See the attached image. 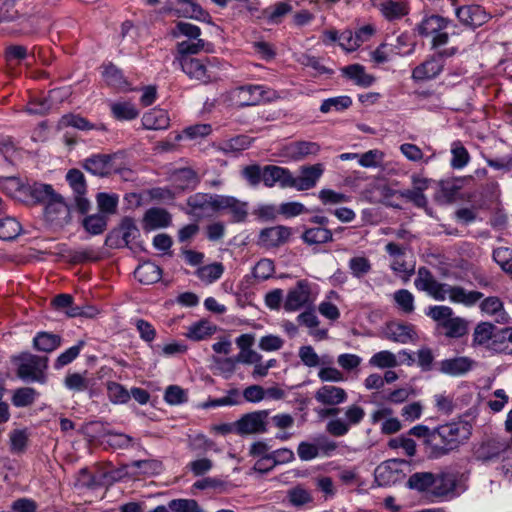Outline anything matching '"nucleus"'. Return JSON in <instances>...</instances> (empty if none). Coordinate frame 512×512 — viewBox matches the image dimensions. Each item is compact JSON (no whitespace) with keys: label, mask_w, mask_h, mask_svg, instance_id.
<instances>
[{"label":"nucleus","mask_w":512,"mask_h":512,"mask_svg":"<svg viewBox=\"0 0 512 512\" xmlns=\"http://www.w3.org/2000/svg\"><path fill=\"white\" fill-rule=\"evenodd\" d=\"M142 123L148 130H162L168 128L170 119L167 111L163 109H152L143 115Z\"/></svg>","instance_id":"nucleus-29"},{"label":"nucleus","mask_w":512,"mask_h":512,"mask_svg":"<svg viewBox=\"0 0 512 512\" xmlns=\"http://www.w3.org/2000/svg\"><path fill=\"white\" fill-rule=\"evenodd\" d=\"M494 261L505 272L512 273V250L507 247H498L493 251Z\"/></svg>","instance_id":"nucleus-62"},{"label":"nucleus","mask_w":512,"mask_h":512,"mask_svg":"<svg viewBox=\"0 0 512 512\" xmlns=\"http://www.w3.org/2000/svg\"><path fill=\"white\" fill-rule=\"evenodd\" d=\"M475 365L476 362L473 359L460 356L440 361L438 370L443 374L457 377L468 373Z\"/></svg>","instance_id":"nucleus-15"},{"label":"nucleus","mask_w":512,"mask_h":512,"mask_svg":"<svg viewBox=\"0 0 512 512\" xmlns=\"http://www.w3.org/2000/svg\"><path fill=\"white\" fill-rule=\"evenodd\" d=\"M140 232L133 218L124 217L119 226L113 229L106 237V244L110 247H126L139 237Z\"/></svg>","instance_id":"nucleus-7"},{"label":"nucleus","mask_w":512,"mask_h":512,"mask_svg":"<svg viewBox=\"0 0 512 512\" xmlns=\"http://www.w3.org/2000/svg\"><path fill=\"white\" fill-rule=\"evenodd\" d=\"M385 334L389 340L402 344L408 343L416 335L411 324L396 322H392L387 325Z\"/></svg>","instance_id":"nucleus-23"},{"label":"nucleus","mask_w":512,"mask_h":512,"mask_svg":"<svg viewBox=\"0 0 512 512\" xmlns=\"http://www.w3.org/2000/svg\"><path fill=\"white\" fill-rule=\"evenodd\" d=\"M268 410H257L242 415L236 421V434L240 436L264 434L268 431Z\"/></svg>","instance_id":"nucleus-6"},{"label":"nucleus","mask_w":512,"mask_h":512,"mask_svg":"<svg viewBox=\"0 0 512 512\" xmlns=\"http://www.w3.org/2000/svg\"><path fill=\"white\" fill-rule=\"evenodd\" d=\"M292 11V6L287 2H277L271 7L263 9L257 15V19L265 20L268 24H279L282 18Z\"/></svg>","instance_id":"nucleus-27"},{"label":"nucleus","mask_w":512,"mask_h":512,"mask_svg":"<svg viewBox=\"0 0 512 512\" xmlns=\"http://www.w3.org/2000/svg\"><path fill=\"white\" fill-rule=\"evenodd\" d=\"M117 157L118 153L93 154L83 160L82 167L95 176L106 177L116 169L114 161Z\"/></svg>","instance_id":"nucleus-9"},{"label":"nucleus","mask_w":512,"mask_h":512,"mask_svg":"<svg viewBox=\"0 0 512 512\" xmlns=\"http://www.w3.org/2000/svg\"><path fill=\"white\" fill-rule=\"evenodd\" d=\"M216 58H195L177 62L185 75L192 81L200 84H209L217 79L216 74L211 70Z\"/></svg>","instance_id":"nucleus-4"},{"label":"nucleus","mask_w":512,"mask_h":512,"mask_svg":"<svg viewBox=\"0 0 512 512\" xmlns=\"http://www.w3.org/2000/svg\"><path fill=\"white\" fill-rule=\"evenodd\" d=\"M90 380L80 373H70L64 379V385L67 389L82 392L90 387Z\"/></svg>","instance_id":"nucleus-59"},{"label":"nucleus","mask_w":512,"mask_h":512,"mask_svg":"<svg viewBox=\"0 0 512 512\" xmlns=\"http://www.w3.org/2000/svg\"><path fill=\"white\" fill-rule=\"evenodd\" d=\"M314 397L317 402L323 405L336 406L344 403L348 395L341 387L324 385L315 392Z\"/></svg>","instance_id":"nucleus-20"},{"label":"nucleus","mask_w":512,"mask_h":512,"mask_svg":"<svg viewBox=\"0 0 512 512\" xmlns=\"http://www.w3.org/2000/svg\"><path fill=\"white\" fill-rule=\"evenodd\" d=\"M397 460H390L380 464L375 469V479L380 486H387L396 480L395 469L392 465H395Z\"/></svg>","instance_id":"nucleus-43"},{"label":"nucleus","mask_w":512,"mask_h":512,"mask_svg":"<svg viewBox=\"0 0 512 512\" xmlns=\"http://www.w3.org/2000/svg\"><path fill=\"white\" fill-rule=\"evenodd\" d=\"M447 296L453 303H459L465 306H473L481 298H483V293L478 291H468L461 286L450 285Z\"/></svg>","instance_id":"nucleus-25"},{"label":"nucleus","mask_w":512,"mask_h":512,"mask_svg":"<svg viewBox=\"0 0 512 512\" xmlns=\"http://www.w3.org/2000/svg\"><path fill=\"white\" fill-rule=\"evenodd\" d=\"M380 11L388 20H394L407 15L408 6L402 1L384 0L380 3Z\"/></svg>","instance_id":"nucleus-37"},{"label":"nucleus","mask_w":512,"mask_h":512,"mask_svg":"<svg viewBox=\"0 0 512 512\" xmlns=\"http://www.w3.org/2000/svg\"><path fill=\"white\" fill-rule=\"evenodd\" d=\"M510 448V442L501 437H493L482 441L474 450L476 460L483 463L495 461L507 452Z\"/></svg>","instance_id":"nucleus-8"},{"label":"nucleus","mask_w":512,"mask_h":512,"mask_svg":"<svg viewBox=\"0 0 512 512\" xmlns=\"http://www.w3.org/2000/svg\"><path fill=\"white\" fill-rule=\"evenodd\" d=\"M103 77L106 83L110 86L116 88H123L127 85V81L122 71L112 63L105 66L103 71Z\"/></svg>","instance_id":"nucleus-52"},{"label":"nucleus","mask_w":512,"mask_h":512,"mask_svg":"<svg viewBox=\"0 0 512 512\" xmlns=\"http://www.w3.org/2000/svg\"><path fill=\"white\" fill-rule=\"evenodd\" d=\"M425 179H416L414 178L413 183L416 185L414 189H406L399 191V195L408 201L414 203L417 207H424L427 204V198L423 194V189L426 186ZM397 192H391V195L396 194Z\"/></svg>","instance_id":"nucleus-32"},{"label":"nucleus","mask_w":512,"mask_h":512,"mask_svg":"<svg viewBox=\"0 0 512 512\" xmlns=\"http://www.w3.org/2000/svg\"><path fill=\"white\" fill-rule=\"evenodd\" d=\"M291 229L286 226H274L265 228L260 232V240L270 247H277L289 239Z\"/></svg>","instance_id":"nucleus-22"},{"label":"nucleus","mask_w":512,"mask_h":512,"mask_svg":"<svg viewBox=\"0 0 512 512\" xmlns=\"http://www.w3.org/2000/svg\"><path fill=\"white\" fill-rule=\"evenodd\" d=\"M243 402L240 391L237 388H232L227 391V395L221 398H209L203 402L200 407L203 409L215 408L219 406H236Z\"/></svg>","instance_id":"nucleus-34"},{"label":"nucleus","mask_w":512,"mask_h":512,"mask_svg":"<svg viewBox=\"0 0 512 512\" xmlns=\"http://www.w3.org/2000/svg\"><path fill=\"white\" fill-rule=\"evenodd\" d=\"M171 35L174 38H178L180 36L187 37L188 40L198 39L201 36V29L197 25L179 21L176 23L175 28L172 29Z\"/></svg>","instance_id":"nucleus-53"},{"label":"nucleus","mask_w":512,"mask_h":512,"mask_svg":"<svg viewBox=\"0 0 512 512\" xmlns=\"http://www.w3.org/2000/svg\"><path fill=\"white\" fill-rule=\"evenodd\" d=\"M48 360L47 356H39L29 352L21 353L14 358V362L17 364L16 374L24 382L45 384Z\"/></svg>","instance_id":"nucleus-2"},{"label":"nucleus","mask_w":512,"mask_h":512,"mask_svg":"<svg viewBox=\"0 0 512 512\" xmlns=\"http://www.w3.org/2000/svg\"><path fill=\"white\" fill-rule=\"evenodd\" d=\"M21 231L20 223L14 217L0 219V239L13 240Z\"/></svg>","instance_id":"nucleus-48"},{"label":"nucleus","mask_w":512,"mask_h":512,"mask_svg":"<svg viewBox=\"0 0 512 512\" xmlns=\"http://www.w3.org/2000/svg\"><path fill=\"white\" fill-rule=\"evenodd\" d=\"M352 105V99L349 96H337L325 99L321 106L322 113H329L331 111H344Z\"/></svg>","instance_id":"nucleus-47"},{"label":"nucleus","mask_w":512,"mask_h":512,"mask_svg":"<svg viewBox=\"0 0 512 512\" xmlns=\"http://www.w3.org/2000/svg\"><path fill=\"white\" fill-rule=\"evenodd\" d=\"M44 214L48 221L57 224L68 223L70 221V209L64 202L63 197L58 193L45 205Z\"/></svg>","instance_id":"nucleus-16"},{"label":"nucleus","mask_w":512,"mask_h":512,"mask_svg":"<svg viewBox=\"0 0 512 512\" xmlns=\"http://www.w3.org/2000/svg\"><path fill=\"white\" fill-rule=\"evenodd\" d=\"M97 205L102 213L114 214L117 211L119 198L116 194L100 192L96 196Z\"/></svg>","instance_id":"nucleus-55"},{"label":"nucleus","mask_w":512,"mask_h":512,"mask_svg":"<svg viewBox=\"0 0 512 512\" xmlns=\"http://www.w3.org/2000/svg\"><path fill=\"white\" fill-rule=\"evenodd\" d=\"M84 340H79L77 344L74 346L66 349L64 352L58 355L54 362V368L56 370H59L63 368L64 366L72 363L80 354L81 350L85 346Z\"/></svg>","instance_id":"nucleus-46"},{"label":"nucleus","mask_w":512,"mask_h":512,"mask_svg":"<svg viewBox=\"0 0 512 512\" xmlns=\"http://www.w3.org/2000/svg\"><path fill=\"white\" fill-rule=\"evenodd\" d=\"M398 308L404 313L410 314L414 311V296L407 289H399L393 295Z\"/></svg>","instance_id":"nucleus-61"},{"label":"nucleus","mask_w":512,"mask_h":512,"mask_svg":"<svg viewBox=\"0 0 512 512\" xmlns=\"http://www.w3.org/2000/svg\"><path fill=\"white\" fill-rule=\"evenodd\" d=\"M324 173V165L316 163L303 165L299 168V175L293 176V188L298 191H306L314 188Z\"/></svg>","instance_id":"nucleus-11"},{"label":"nucleus","mask_w":512,"mask_h":512,"mask_svg":"<svg viewBox=\"0 0 512 512\" xmlns=\"http://www.w3.org/2000/svg\"><path fill=\"white\" fill-rule=\"evenodd\" d=\"M451 154L452 158L450 165L453 169H462L470 161V154L468 150L460 142L453 143Z\"/></svg>","instance_id":"nucleus-50"},{"label":"nucleus","mask_w":512,"mask_h":512,"mask_svg":"<svg viewBox=\"0 0 512 512\" xmlns=\"http://www.w3.org/2000/svg\"><path fill=\"white\" fill-rule=\"evenodd\" d=\"M111 111L115 118L119 120H132L138 116V110L133 104L128 102H119L111 105Z\"/></svg>","instance_id":"nucleus-60"},{"label":"nucleus","mask_w":512,"mask_h":512,"mask_svg":"<svg viewBox=\"0 0 512 512\" xmlns=\"http://www.w3.org/2000/svg\"><path fill=\"white\" fill-rule=\"evenodd\" d=\"M455 52V48L444 49L427 58L413 69L412 79L428 81L436 78L443 71L445 58L454 55Z\"/></svg>","instance_id":"nucleus-5"},{"label":"nucleus","mask_w":512,"mask_h":512,"mask_svg":"<svg viewBox=\"0 0 512 512\" xmlns=\"http://www.w3.org/2000/svg\"><path fill=\"white\" fill-rule=\"evenodd\" d=\"M496 326L489 322L479 323L473 333V344L484 345L489 340L495 344Z\"/></svg>","instance_id":"nucleus-39"},{"label":"nucleus","mask_w":512,"mask_h":512,"mask_svg":"<svg viewBox=\"0 0 512 512\" xmlns=\"http://www.w3.org/2000/svg\"><path fill=\"white\" fill-rule=\"evenodd\" d=\"M134 276L139 282L149 285L156 283L161 279L162 270L155 263L146 261L135 269Z\"/></svg>","instance_id":"nucleus-26"},{"label":"nucleus","mask_w":512,"mask_h":512,"mask_svg":"<svg viewBox=\"0 0 512 512\" xmlns=\"http://www.w3.org/2000/svg\"><path fill=\"white\" fill-rule=\"evenodd\" d=\"M171 214L163 208L148 209L143 218V229L146 231L168 227L171 224Z\"/></svg>","instance_id":"nucleus-21"},{"label":"nucleus","mask_w":512,"mask_h":512,"mask_svg":"<svg viewBox=\"0 0 512 512\" xmlns=\"http://www.w3.org/2000/svg\"><path fill=\"white\" fill-rule=\"evenodd\" d=\"M61 344L62 337L51 332L40 331L33 338V348L45 353L53 352Z\"/></svg>","instance_id":"nucleus-24"},{"label":"nucleus","mask_w":512,"mask_h":512,"mask_svg":"<svg viewBox=\"0 0 512 512\" xmlns=\"http://www.w3.org/2000/svg\"><path fill=\"white\" fill-rule=\"evenodd\" d=\"M169 508L173 512H201L198 503L195 500L177 499L169 503Z\"/></svg>","instance_id":"nucleus-64"},{"label":"nucleus","mask_w":512,"mask_h":512,"mask_svg":"<svg viewBox=\"0 0 512 512\" xmlns=\"http://www.w3.org/2000/svg\"><path fill=\"white\" fill-rule=\"evenodd\" d=\"M348 267L351 271V274L355 278H363L365 275H367L372 268V265L368 258L364 256H356L352 257L348 262Z\"/></svg>","instance_id":"nucleus-54"},{"label":"nucleus","mask_w":512,"mask_h":512,"mask_svg":"<svg viewBox=\"0 0 512 512\" xmlns=\"http://www.w3.org/2000/svg\"><path fill=\"white\" fill-rule=\"evenodd\" d=\"M369 365L378 368H393L398 365L396 356L388 351L383 350L375 353L369 360Z\"/></svg>","instance_id":"nucleus-56"},{"label":"nucleus","mask_w":512,"mask_h":512,"mask_svg":"<svg viewBox=\"0 0 512 512\" xmlns=\"http://www.w3.org/2000/svg\"><path fill=\"white\" fill-rule=\"evenodd\" d=\"M25 189L24 201L44 205L51 201L57 194L52 185L45 183H26Z\"/></svg>","instance_id":"nucleus-17"},{"label":"nucleus","mask_w":512,"mask_h":512,"mask_svg":"<svg viewBox=\"0 0 512 512\" xmlns=\"http://www.w3.org/2000/svg\"><path fill=\"white\" fill-rule=\"evenodd\" d=\"M83 227L91 235L102 234L107 227V217L102 214L86 216L82 221Z\"/></svg>","instance_id":"nucleus-45"},{"label":"nucleus","mask_w":512,"mask_h":512,"mask_svg":"<svg viewBox=\"0 0 512 512\" xmlns=\"http://www.w3.org/2000/svg\"><path fill=\"white\" fill-rule=\"evenodd\" d=\"M310 285L307 280H299L295 287L291 288L284 300V309L288 312L300 310L310 304Z\"/></svg>","instance_id":"nucleus-10"},{"label":"nucleus","mask_w":512,"mask_h":512,"mask_svg":"<svg viewBox=\"0 0 512 512\" xmlns=\"http://www.w3.org/2000/svg\"><path fill=\"white\" fill-rule=\"evenodd\" d=\"M434 483L435 474L431 472H416L408 478L407 486L418 492H427L433 489Z\"/></svg>","instance_id":"nucleus-36"},{"label":"nucleus","mask_w":512,"mask_h":512,"mask_svg":"<svg viewBox=\"0 0 512 512\" xmlns=\"http://www.w3.org/2000/svg\"><path fill=\"white\" fill-rule=\"evenodd\" d=\"M456 488V478L451 473L442 472L435 475L432 494L436 497H444L453 493Z\"/></svg>","instance_id":"nucleus-31"},{"label":"nucleus","mask_w":512,"mask_h":512,"mask_svg":"<svg viewBox=\"0 0 512 512\" xmlns=\"http://www.w3.org/2000/svg\"><path fill=\"white\" fill-rule=\"evenodd\" d=\"M66 180L74 194H86L87 185L84 174L79 169H70L66 174Z\"/></svg>","instance_id":"nucleus-58"},{"label":"nucleus","mask_w":512,"mask_h":512,"mask_svg":"<svg viewBox=\"0 0 512 512\" xmlns=\"http://www.w3.org/2000/svg\"><path fill=\"white\" fill-rule=\"evenodd\" d=\"M287 499L289 503L296 508H301L313 502L311 492L301 485L289 489L287 491Z\"/></svg>","instance_id":"nucleus-40"},{"label":"nucleus","mask_w":512,"mask_h":512,"mask_svg":"<svg viewBox=\"0 0 512 512\" xmlns=\"http://www.w3.org/2000/svg\"><path fill=\"white\" fill-rule=\"evenodd\" d=\"M320 146L316 142L311 141H295L284 146L283 155L295 160H302L310 155H317Z\"/></svg>","instance_id":"nucleus-18"},{"label":"nucleus","mask_w":512,"mask_h":512,"mask_svg":"<svg viewBox=\"0 0 512 512\" xmlns=\"http://www.w3.org/2000/svg\"><path fill=\"white\" fill-rule=\"evenodd\" d=\"M212 44L198 38L194 40H185L178 42L176 45V54L174 62L195 59L194 55L202 51L211 52Z\"/></svg>","instance_id":"nucleus-13"},{"label":"nucleus","mask_w":512,"mask_h":512,"mask_svg":"<svg viewBox=\"0 0 512 512\" xmlns=\"http://www.w3.org/2000/svg\"><path fill=\"white\" fill-rule=\"evenodd\" d=\"M39 393L32 387H21L14 391L11 401L15 407H27L32 405Z\"/></svg>","instance_id":"nucleus-41"},{"label":"nucleus","mask_w":512,"mask_h":512,"mask_svg":"<svg viewBox=\"0 0 512 512\" xmlns=\"http://www.w3.org/2000/svg\"><path fill=\"white\" fill-rule=\"evenodd\" d=\"M301 238L307 245L325 244L333 241V233L327 227H312L306 229Z\"/></svg>","instance_id":"nucleus-33"},{"label":"nucleus","mask_w":512,"mask_h":512,"mask_svg":"<svg viewBox=\"0 0 512 512\" xmlns=\"http://www.w3.org/2000/svg\"><path fill=\"white\" fill-rule=\"evenodd\" d=\"M390 45V52L393 55H409L414 51L415 44L410 41L407 34H401L396 37L395 43H388Z\"/></svg>","instance_id":"nucleus-57"},{"label":"nucleus","mask_w":512,"mask_h":512,"mask_svg":"<svg viewBox=\"0 0 512 512\" xmlns=\"http://www.w3.org/2000/svg\"><path fill=\"white\" fill-rule=\"evenodd\" d=\"M105 442L117 449H125L131 446L132 443V437L129 435H126L124 433H114L111 431H108L104 434Z\"/></svg>","instance_id":"nucleus-63"},{"label":"nucleus","mask_w":512,"mask_h":512,"mask_svg":"<svg viewBox=\"0 0 512 512\" xmlns=\"http://www.w3.org/2000/svg\"><path fill=\"white\" fill-rule=\"evenodd\" d=\"M195 273L200 280L211 284L221 278L224 273V266L222 263L215 262L199 267Z\"/></svg>","instance_id":"nucleus-42"},{"label":"nucleus","mask_w":512,"mask_h":512,"mask_svg":"<svg viewBox=\"0 0 512 512\" xmlns=\"http://www.w3.org/2000/svg\"><path fill=\"white\" fill-rule=\"evenodd\" d=\"M470 436L467 424L451 422L432 429L429 458L438 459L456 450Z\"/></svg>","instance_id":"nucleus-1"},{"label":"nucleus","mask_w":512,"mask_h":512,"mask_svg":"<svg viewBox=\"0 0 512 512\" xmlns=\"http://www.w3.org/2000/svg\"><path fill=\"white\" fill-rule=\"evenodd\" d=\"M279 96L275 90L263 85H244L237 87L233 91V98L236 99L238 106H255L262 102H270Z\"/></svg>","instance_id":"nucleus-3"},{"label":"nucleus","mask_w":512,"mask_h":512,"mask_svg":"<svg viewBox=\"0 0 512 512\" xmlns=\"http://www.w3.org/2000/svg\"><path fill=\"white\" fill-rule=\"evenodd\" d=\"M25 188L17 177H0V189L12 198L24 201Z\"/></svg>","instance_id":"nucleus-35"},{"label":"nucleus","mask_w":512,"mask_h":512,"mask_svg":"<svg viewBox=\"0 0 512 512\" xmlns=\"http://www.w3.org/2000/svg\"><path fill=\"white\" fill-rule=\"evenodd\" d=\"M172 187L176 193L193 190L199 183L197 173L191 168H181L171 176Z\"/></svg>","instance_id":"nucleus-19"},{"label":"nucleus","mask_w":512,"mask_h":512,"mask_svg":"<svg viewBox=\"0 0 512 512\" xmlns=\"http://www.w3.org/2000/svg\"><path fill=\"white\" fill-rule=\"evenodd\" d=\"M278 184L281 188H293V174L288 168L266 165L264 166V185L273 187Z\"/></svg>","instance_id":"nucleus-14"},{"label":"nucleus","mask_w":512,"mask_h":512,"mask_svg":"<svg viewBox=\"0 0 512 512\" xmlns=\"http://www.w3.org/2000/svg\"><path fill=\"white\" fill-rule=\"evenodd\" d=\"M107 395L114 404H125L130 400V393L121 384L110 381L107 383Z\"/></svg>","instance_id":"nucleus-51"},{"label":"nucleus","mask_w":512,"mask_h":512,"mask_svg":"<svg viewBox=\"0 0 512 512\" xmlns=\"http://www.w3.org/2000/svg\"><path fill=\"white\" fill-rule=\"evenodd\" d=\"M216 331V326L211 325L208 321H200L191 325L186 336L195 341L203 340L212 335Z\"/></svg>","instance_id":"nucleus-49"},{"label":"nucleus","mask_w":512,"mask_h":512,"mask_svg":"<svg viewBox=\"0 0 512 512\" xmlns=\"http://www.w3.org/2000/svg\"><path fill=\"white\" fill-rule=\"evenodd\" d=\"M440 326L445 330V336L449 338L463 337L467 331V322L461 317H451Z\"/></svg>","instance_id":"nucleus-38"},{"label":"nucleus","mask_w":512,"mask_h":512,"mask_svg":"<svg viewBox=\"0 0 512 512\" xmlns=\"http://www.w3.org/2000/svg\"><path fill=\"white\" fill-rule=\"evenodd\" d=\"M29 434L27 429H14L9 433L10 451L13 454L25 452Z\"/></svg>","instance_id":"nucleus-44"},{"label":"nucleus","mask_w":512,"mask_h":512,"mask_svg":"<svg viewBox=\"0 0 512 512\" xmlns=\"http://www.w3.org/2000/svg\"><path fill=\"white\" fill-rule=\"evenodd\" d=\"M341 71L344 76L361 87H369L375 81V78L372 75L367 74L365 67L360 64H351L345 66L341 69Z\"/></svg>","instance_id":"nucleus-30"},{"label":"nucleus","mask_w":512,"mask_h":512,"mask_svg":"<svg viewBox=\"0 0 512 512\" xmlns=\"http://www.w3.org/2000/svg\"><path fill=\"white\" fill-rule=\"evenodd\" d=\"M459 21L472 29L482 26L490 19V14L480 5H465L455 11Z\"/></svg>","instance_id":"nucleus-12"},{"label":"nucleus","mask_w":512,"mask_h":512,"mask_svg":"<svg viewBox=\"0 0 512 512\" xmlns=\"http://www.w3.org/2000/svg\"><path fill=\"white\" fill-rule=\"evenodd\" d=\"M449 22L450 21L448 19L439 15L426 16L418 24L417 31L421 36L427 37L445 29Z\"/></svg>","instance_id":"nucleus-28"}]
</instances>
